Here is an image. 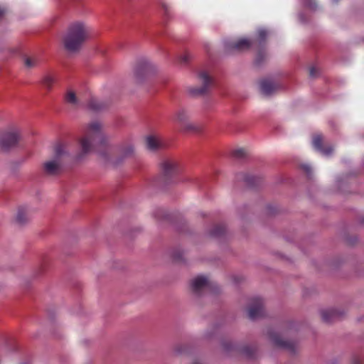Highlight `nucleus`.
I'll list each match as a JSON object with an SVG mask.
<instances>
[{"label":"nucleus","mask_w":364,"mask_h":364,"mask_svg":"<svg viewBox=\"0 0 364 364\" xmlns=\"http://www.w3.org/2000/svg\"><path fill=\"white\" fill-rule=\"evenodd\" d=\"M107 139L101 123L97 121L90 123L86 128L85 135L79 139L80 150L76 156L77 159H82L92 151L95 146L106 145Z\"/></svg>","instance_id":"nucleus-1"},{"label":"nucleus","mask_w":364,"mask_h":364,"mask_svg":"<svg viewBox=\"0 0 364 364\" xmlns=\"http://www.w3.org/2000/svg\"><path fill=\"white\" fill-rule=\"evenodd\" d=\"M91 29L84 22L77 21L71 23L63 38V44L66 50L76 52L90 38Z\"/></svg>","instance_id":"nucleus-2"},{"label":"nucleus","mask_w":364,"mask_h":364,"mask_svg":"<svg viewBox=\"0 0 364 364\" xmlns=\"http://www.w3.org/2000/svg\"><path fill=\"white\" fill-rule=\"evenodd\" d=\"M67 145L63 143H58L54 149V156L53 159L43 164V169L46 174L53 176L58 174L62 168L61 158L68 155Z\"/></svg>","instance_id":"nucleus-3"},{"label":"nucleus","mask_w":364,"mask_h":364,"mask_svg":"<svg viewBox=\"0 0 364 364\" xmlns=\"http://www.w3.org/2000/svg\"><path fill=\"white\" fill-rule=\"evenodd\" d=\"M19 139L20 134L17 128L13 127L4 132L0 137V149L8 150L16 145Z\"/></svg>","instance_id":"nucleus-4"},{"label":"nucleus","mask_w":364,"mask_h":364,"mask_svg":"<svg viewBox=\"0 0 364 364\" xmlns=\"http://www.w3.org/2000/svg\"><path fill=\"white\" fill-rule=\"evenodd\" d=\"M269 339L272 343L281 348L286 349L290 352H294L296 349V343L293 341L284 340L278 332L270 330L268 333Z\"/></svg>","instance_id":"nucleus-5"},{"label":"nucleus","mask_w":364,"mask_h":364,"mask_svg":"<svg viewBox=\"0 0 364 364\" xmlns=\"http://www.w3.org/2000/svg\"><path fill=\"white\" fill-rule=\"evenodd\" d=\"M152 68L147 60H140L134 69V77L137 83L141 82Z\"/></svg>","instance_id":"nucleus-6"},{"label":"nucleus","mask_w":364,"mask_h":364,"mask_svg":"<svg viewBox=\"0 0 364 364\" xmlns=\"http://www.w3.org/2000/svg\"><path fill=\"white\" fill-rule=\"evenodd\" d=\"M252 41L246 38H241L237 41L228 40L225 42V46L228 51H243L248 50Z\"/></svg>","instance_id":"nucleus-7"},{"label":"nucleus","mask_w":364,"mask_h":364,"mask_svg":"<svg viewBox=\"0 0 364 364\" xmlns=\"http://www.w3.org/2000/svg\"><path fill=\"white\" fill-rule=\"evenodd\" d=\"M213 287L211 282L207 277L204 275H199L195 277L191 282L192 291L196 294H200L206 289Z\"/></svg>","instance_id":"nucleus-8"},{"label":"nucleus","mask_w":364,"mask_h":364,"mask_svg":"<svg viewBox=\"0 0 364 364\" xmlns=\"http://www.w3.org/2000/svg\"><path fill=\"white\" fill-rule=\"evenodd\" d=\"M199 78L202 82V86L200 87H196L191 88L189 92L193 95H200L205 94L212 85L213 80L206 72H201L199 74Z\"/></svg>","instance_id":"nucleus-9"},{"label":"nucleus","mask_w":364,"mask_h":364,"mask_svg":"<svg viewBox=\"0 0 364 364\" xmlns=\"http://www.w3.org/2000/svg\"><path fill=\"white\" fill-rule=\"evenodd\" d=\"M259 91L264 96H270L274 94L279 87V85L276 81L264 78L259 83Z\"/></svg>","instance_id":"nucleus-10"},{"label":"nucleus","mask_w":364,"mask_h":364,"mask_svg":"<svg viewBox=\"0 0 364 364\" xmlns=\"http://www.w3.org/2000/svg\"><path fill=\"white\" fill-rule=\"evenodd\" d=\"M263 301L261 298H255L248 309V316L252 320L258 318L263 315Z\"/></svg>","instance_id":"nucleus-11"},{"label":"nucleus","mask_w":364,"mask_h":364,"mask_svg":"<svg viewBox=\"0 0 364 364\" xmlns=\"http://www.w3.org/2000/svg\"><path fill=\"white\" fill-rule=\"evenodd\" d=\"M118 151L119 157L114 162L116 165L134 156V146L132 143H126L119 146Z\"/></svg>","instance_id":"nucleus-12"},{"label":"nucleus","mask_w":364,"mask_h":364,"mask_svg":"<svg viewBox=\"0 0 364 364\" xmlns=\"http://www.w3.org/2000/svg\"><path fill=\"white\" fill-rule=\"evenodd\" d=\"M322 142L323 139L321 135H315L313 137L312 144L314 149H316L324 156H329L333 153V149L331 146L323 148Z\"/></svg>","instance_id":"nucleus-13"},{"label":"nucleus","mask_w":364,"mask_h":364,"mask_svg":"<svg viewBox=\"0 0 364 364\" xmlns=\"http://www.w3.org/2000/svg\"><path fill=\"white\" fill-rule=\"evenodd\" d=\"M161 170L166 176H170L178 171V164L173 160H165L161 163Z\"/></svg>","instance_id":"nucleus-14"},{"label":"nucleus","mask_w":364,"mask_h":364,"mask_svg":"<svg viewBox=\"0 0 364 364\" xmlns=\"http://www.w3.org/2000/svg\"><path fill=\"white\" fill-rule=\"evenodd\" d=\"M145 140L146 148L150 151H154L163 146V142L158 136L149 135Z\"/></svg>","instance_id":"nucleus-15"},{"label":"nucleus","mask_w":364,"mask_h":364,"mask_svg":"<svg viewBox=\"0 0 364 364\" xmlns=\"http://www.w3.org/2000/svg\"><path fill=\"white\" fill-rule=\"evenodd\" d=\"M30 210L27 206H21L18 208L16 216V222L18 225H24L29 220Z\"/></svg>","instance_id":"nucleus-16"},{"label":"nucleus","mask_w":364,"mask_h":364,"mask_svg":"<svg viewBox=\"0 0 364 364\" xmlns=\"http://www.w3.org/2000/svg\"><path fill=\"white\" fill-rule=\"evenodd\" d=\"M321 316L323 321L330 323L340 316L338 311L336 309H324L321 311Z\"/></svg>","instance_id":"nucleus-17"},{"label":"nucleus","mask_w":364,"mask_h":364,"mask_svg":"<svg viewBox=\"0 0 364 364\" xmlns=\"http://www.w3.org/2000/svg\"><path fill=\"white\" fill-rule=\"evenodd\" d=\"M174 120L176 123L178 124L179 126H181L183 124L189 120L188 112L183 108L178 109L175 113Z\"/></svg>","instance_id":"nucleus-18"},{"label":"nucleus","mask_w":364,"mask_h":364,"mask_svg":"<svg viewBox=\"0 0 364 364\" xmlns=\"http://www.w3.org/2000/svg\"><path fill=\"white\" fill-rule=\"evenodd\" d=\"M240 178L249 186H255L259 183L260 178L250 173H241Z\"/></svg>","instance_id":"nucleus-19"},{"label":"nucleus","mask_w":364,"mask_h":364,"mask_svg":"<svg viewBox=\"0 0 364 364\" xmlns=\"http://www.w3.org/2000/svg\"><path fill=\"white\" fill-rule=\"evenodd\" d=\"M87 107L90 110L100 111L105 107V104L97 99H91L87 104Z\"/></svg>","instance_id":"nucleus-20"},{"label":"nucleus","mask_w":364,"mask_h":364,"mask_svg":"<svg viewBox=\"0 0 364 364\" xmlns=\"http://www.w3.org/2000/svg\"><path fill=\"white\" fill-rule=\"evenodd\" d=\"M55 81V77L50 74H46L42 79V83L47 89H50Z\"/></svg>","instance_id":"nucleus-21"},{"label":"nucleus","mask_w":364,"mask_h":364,"mask_svg":"<svg viewBox=\"0 0 364 364\" xmlns=\"http://www.w3.org/2000/svg\"><path fill=\"white\" fill-rule=\"evenodd\" d=\"M225 226L224 225H216L210 232V235L215 237H220L225 233Z\"/></svg>","instance_id":"nucleus-22"},{"label":"nucleus","mask_w":364,"mask_h":364,"mask_svg":"<svg viewBox=\"0 0 364 364\" xmlns=\"http://www.w3.org/2000/svg\"><path fill=\"white\" fill-rule=\"evenodd\" d=\"M65 100L68 103L71 104L73 105H78V100L76 97L75 93L72 90H68L65 95Z\"/></svg>","instance_id":"nucleus-23"},{"label":"nucleus","mask_w":364,"mask_h":364,"mask_svg":"<svg viewBox=\"0 0 364 364\" xmlns=\"http://www.w3.org/2000/svg\"><path fill=\"white\" fill-rule=\"evenodd\" d=\"M38 63V60L36 58H32L29 57H26L24 58V64L26 68H32L36 66Z\"/></svg>","instance_id":"nucleus-24"},{"label":"nucleus","mask_w":364,"mask_h":364,"mask_svg":"<svg viewBox=\"0 0 364 364\" xmlns=\"http://www.w3.org/2000/svg\"><path fill=\"white\" fill-rule=\"evenodd\" d=\"M184 131H195L196 130V126L191 123L189 120L180 126Z\"/></svg>","instance_id":"nucleus-25"},{"label":"nucleus","mask_w":364,"mask_h":364,"mask_svg":"<svg viewBox=\"0 0 364 364\" xmlns=\"http://www.w3.org/2000/svg\"><path fill=\"white\" fill-rule=\"evenodd\" d=\"M258 33V41L259 43H262L266 39L268 32L264 28L259 29L257 31Z\"/></svg>","instance_id":"nucleus-26"},{"label":"nucleus","mask_w":364,"mask_h":364,"mask_svg":"<svg viewBox=\"0 0 364 364\" xmlns=\"http://www.w3.org/2000/svg\"><path fill=\"white\" fill-rule=\"evenodd\" d=\"M302 2L304 6L311 10H315L316 8V3L314 0H302Z\"/></svg>","instance_id":"nucleus-27"},{"label":"nucleus","mask_w":364,"mask_h":364,"mask_svg":"<svg viewBox=\"0 0 364 364\" xmlns=\"http://www.w3.org/2000/svg\"><path fill=\"white\" fill-rule=\"evenodd\" d=\"M191 58V55L188 53H183L181 55L178 60L181 64H186L189 60Z\"/></svg>","instance_id":"nucleus-28"},{"label":"nucleus","mask_w":364,"mask_h":364,"mask_svg":"<svg viewBox=\"0 0 364 364\" xmlns=\"http://www.w3.org/2000/svg\"><path fill=\"white\" fill-rule=\"evenodd\" d=\"M234 156L237 159H241L245 156V151L243 149H238L234 151Z\"/></svg>","instance_id":"nucleus-29"},{"label":"nucleus","mask_w":364,"mask_h":364,"mask_svg":"<svg viewBox=\"0 0 364 364\" xmlns=\"http://www.w3.org/2000/svg\"><path fill=\"white\" fill-rule=\"evenodd\" d=\"M310 77H316L318 75V69L315 67H312L310 68L309 71Z\"/></svg>","instance_id":"nucleus-30"},{"label":"nucleus","mask_w":364,"mask_h":364,"mask_svg":"<svg viewBox=\"0 0 364 364\" xmlns=\"http://www.w3.org/2000/svg\"><path fill=\"white\" fill-rule=\"evenodd\" d=\"M301 168H303V170L308 174V175H310L311 172V168L310 166V165L307 164H302L301 165Z\"/></svg>","instance_id":"nucleus-31"},{"label":"nucleus","mask_w":364,"mask_h":364,"mask_svg":"<svg viewBox=\"0 0 364 364\" xmlns=\"http://www.w3.org/2000/svg\"><path fill=\"white\" fill-rule=\"evenodd\" d=\"M261 62H262V54L259 53L255 60V63H256V64L259 65L261 63Z\"/></svg>","instance_id":"nucleus-32"},{"label":"nucleus","mask_w":364,"mask_h":364,"mask_svg":"<svg viewBox=\"0 0 364 364\" xmlns=\"http://www.w3.org/2000/svg\"><path fill=\"white\" fill-rule=\"evenodd\" d=\"M97 153H98L99 156H100L104 159L106 160L108 159L107 154L105 152L99 151Z\"/></svg>","instance_id":"nucleus-33"},{"label":"nucleus","mask_w":364,"mask_h":364,"mask_svg":"<svg viewBox=\"0 0 364 364\" xmlns=\"http://www.w3.org/2000/svg\"><path fill=\"white\" fill-rule=\"evenodd\" d=\"M173 257L176 259H181V255L180 253H178L177 252H174L173 254Z\"/></svg>","instance_id":"nucleus-34"},{"label":"nucleus","mask_w":364,"mask_h":364,"mask_svg":"<svg viewBox=\"0 0 364 364\" xmlns=\"http://www.w3.org/2000/svg\"><path fill=\"white\" fill-rule=\"evenodd\" d=\"M360 362V358L357 357L353 359L354 364H358Z\"/></svg>","instance_id":"nucleus-35"},{"label":"nucleus","mask_w":364,"mask_h":364,"mask_svg":"<svg viewBox=\"0 0 364 364\" xmlns=\"http://www.w3.org/2000/svg\"><path fill=\"white\" fill-rule=\"evenodd\" d=\"M4 12L5 10L3 8L0 7V17L4 14Z\"/></svg>","instance_id":"nucleus-36"},{"label":"nucleus","mask_w":364,"mask_h":364,"mask_svg":"<svg viewBox=\"0 0 364 364\" xmlns=\"http://www.w3.org/2000/svg\"><path fill=\"white\" fill-rule=\"evenodd\" d=\"M164 9L165 11L166 12L167 11V7H166V5H164Z\"/></svg>","instance_id":"nucleus-37"},{"label":"nucleus","mask_w":364,"mask_h":364,"mask_svg":"<svg viewBox=\"0 0 364 364\" xmlns=\"http://www.w3.org/2000/svg\"><path fill=\"white\" fill-rule=\"evenodd\" d=\"M21 364H30V363L28 362H23V363H21Z\"/></svg>","instance_id":"nucleus-38"},{"label":"nucleus","mask_w":364,"mask_h":364,"mask_svg":"<svg viewBox=\"0 0 364 364\" xmlns=\"http://www.w3.org/2000/svg\"><path fill=\"white\" fill-rule=\"evenodd\" d=\"M299 17H300V18H301V14H299ZM301 21H303V20L301 19Z\"/></svg>","instance_id":"nucleus-39"},{"label":"nucleus","mask_w":364,"mask_h":364,"mask_svg":"<svg viewBox=\"0 0 364 364\" xmlns=\"http://www.w3.org/2000/svg\"><path fill=\"white\" fill-rule=\"evenodd\" d=\"M193 364H200V363H193Z\"/></svg>","instance_id":"nucleus-40"},{"label":"nucleus","mask_w":364,"mask_h":364,"mask_svg":"<svg viewBox=\"0 0 364 364\" xmlns=\"http://www.w3.org/2000/svg\"><path fill=\"white\" fill-rule=\"evenodd\" d=\"M334 1H337L338 0H333Z\"/></svg>","instance_id":"nucleus-41"}]
</instances>
